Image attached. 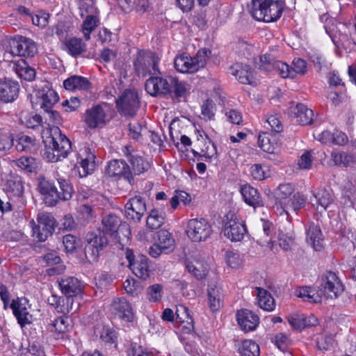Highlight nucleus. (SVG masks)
Instances as JSON below:
<instances>
[{"label":"nucleus","mask_w":356,"mask_h":356,"mask_svg":"<svg viewBox=\"0 0 356 356\" xmlns=\"http://www.w3.org/2000/svg\"><path fill=\"white\" fill-rule=\"evenodd\" d=\"M290 111L294 114L297 123L300 125H309L313 122V111L303 104L299 103L295 106H291Z\"/></svg>","instance_id":"31"},{"label":"nucleus","mask_w":356,"mask_h":356,"mask_svg":"<svg viewBox=\"0 0 356 356\" xmlns=\"http://www.w3.org/2000/svg\"><path fill=\"white\" fill-rule=\"evenodd\" d=\"M319 291L327 298H337L344 290L343 285L337 273L327 270L319 280Z\"/></svg>","instance_id":"5"},{"label":"nucleus","mask_w":356,"mask_h":356,"mask_svg":"<svg viewBox=\"0 0 356 356\" xmlns=\"http://www.w3.org/2000/svg\"><path fill=\"white\" fill-rule=\"evenodd\" d=\"M116 105L119 111L124 116H134L139 107L137 93L134 90H126L117 99Z\"/></svg>","instance_id":"12"},{"label":"nucleus","mask_w":356,"mask_h":356,"mask_svg":"<svg viewBox=\"0 0 356 356\" xmlns=\"http://www.w3.org/2000/svg\"><path fill=\"white\" fill-rule=\"evenodd\" d=\"M13 314L22 327L29 325L32 322V315L29 314L26 307H21L18 302L13 300L10 305Z\"/></svg>","instance_id":"42"},{"label":"nucleus","mask_w":356,"mask_h":356,"mask_svg":"<svg viewBox=\"0 0 356 356\" xmlns=\"http://www.w3.org/2000/svg\"><path fill=\"white\" fill-rule=\"evenodd\" d=\"M19 120L21 123L30 129H36L41 126L42 118L40 115L22 113Z\"/></svg>","instance_id":"54"},{"label":"nucleus","mask_w":356,"mask_h":356,"mask_svg":"<svg viewBox=\"0 0 356 356\" xmlns=\"http://www.w3.org/2000/svg\"><path fill=\"white\" fill-rule=\"evenodd\" d=\"M63 44L64 50L75 58L86 51V44L81 38H70L66 40Z\"/></svg>","instance_id":"39"},{"label":"nucleus","mask_w":356,"mask_h":356,"mask_svg":"<svg viewBox=\"0 0 356 356\" xmlns=\"http://www.w3.org/2000/svg\"><path fill=\"white\" fill-rule=\"evenodd\" d=\"M306 204V198L299 193H295L280 206L283 211L289 216L290 211L297 213Z\"/></svg>","instance_id":"36"},{"label":"nucleus","mask_w":356,"mask_h":356,"mask_svg":"<svg viewBox=\"0 0 356 356\" xmlns=\"http://www.w3.org/2000/svg\"><path fill=\"white\" fill-rule=\"evenodd\" d=\"M83 120L91 129L102 128L106 123V115L102 106L97 104L86 111Z\"/></svg>","instance_id":"17"},{"label":"nucleus","mask_w":356,"mask_h":356,"mask_svg":"<svg viewBox=\"0 0 356 356\" xmlns=\"http://www.w3.org/2000/svg\"><path fill=\"white\" fill-rule=\"evenodd\" d=\"M69 326L68 318L63 316L47 321L46 328L54 337L58 338L68 331Z\"/></svg>","instance_id":"33"},{"label":"nucleus","mask_w":356,"mask_h":356,"mask_svg":"<svg viewBox=\"0 0 356 356\" xmlns=\"http://www.w3.org/2000/svg\"><path fill=\"white\" fill-rule=\"evenodd\" d=\"M297 297L302 298L304 301L309 302H318L320 297L314 289L309 286H302L297 289L295 291Z\"/></svg>","instance_id":"53"},{"label":"nucleus","mask_w":356,"mask_h":356,"mask_svg":"<svg viewBox=\"0 0 356 356\" xmlns=\"http://www.w3.org/2000/svg\"><path fill=\"white\" fill-rule=\"evenodd\" d=\"M123 286L126 292L132 296L138 295L143 291L141 284L134 278L127 279L123 283Z\"/></svg>","instance_id":"59"},{"label":"nucleus","mask_w":356,"mask_h":356,"mask_svg":"<svg viewBox=\"0 0 356 356\" xmlns=\"http://www.w3.org/2000/svg\"><path fill=\"white\" fill-rule=\"evenodd\" d=\"M3 190L10 199L21 198L24 191L22 177L18 175H10L3 185Z\"/></svg>","instance_id":"26"},{"label":"nucleus","mask_w":356,"mask_h":356,"mask_svg":"<svg viewBox=\"0 0 356 356\" xmlns=\"http://www.w3.org/2000/svg\"><path fill=\"white\" fill-rule=\"evenodd\" d=\"M227 264L232 268H238L243 264V257L236 252L227 251L226 252Z\"/></svg>","instance_id":"64"},{"label":"nucleus","mask_w":356,"mask_h":356,"mask_svg":"<svg viewBox=\"0 0 356 356\" xmlns=\"http://www.w3.org/2000/svg\"><path fill=\"white\" fill-rule=\"evenodd\" d=\"M19 85L17 81L6 80L0 83V100L6 103L15 100L19 94Z\"/></svg>","instance_id":"28"},{"label":"nucleus","mask_w":356,"mask_h":356,"mask_svg":"<svg viewBox=\"0 0 356 356\" xmlns=\"http://www.w3.org/2000/svg\"><path fill=\"white\" fill-rule=\"evenodd\" d=\"M58 99V93L52 88L45 86L36 91L35 95L31 96V101L34 108L38 109L39 107L44 111H51Z\"/></svg>","instance_id":"9"},{"label":"nucleus","mask_w":356,"mask_h":356,"mask_svg":"<svg viewBox=\"0 0 356 356\" xmlns=\"http://www.w3.org/2000/svg\"><path fill=\"white\" fill-rule=\"evenodd\" d=\"M49 13L42 10H38L35 13V14L32 15L31 18L32 20V23L34 25L38 26L41 29H43L45 28L49 24Z\"/></svg>","instance_id":"61"},{"label":"nucleus","mask_w":356,"mask_h":356,"mask_svg":"<svg viewBox=\"0 0 356 356\" xmlns=\"http://www.w3.org/2000/svg\"><path fill=\"white\" fill-rule=\"evenodd\" d=\"M88 79L81 76L74 75L63 81V86L67 90H88L90 88Z\"/></svg>","instance_id":"37"},{"label":"nucleus","mask_w":356,"mask_h":356,"mask_svg":"<svg viewBox=\"0 0 356 356\" xmlns=\"http://www.w3.org/2000/svg\"><path fill=\"white\" fill-rule=\"evenodd\" d=\"M257 301L259 306L264 310L271 312L275 307L274 298L271 294L266 290L261 288H257Z\"/></svg>","instance_id":"43"},{"label":"nucleus","mask_w":356,"mask_h":356,"mask_svg":"<svg viewBox=\"0 0 356 356\" xmlns=\"http://www.w3.org/2000/svg\"><path fill=\"white\" fill-rule=\"evenodd\" d=\"M81 161L77 167L80 177H86L93 172L95 169V155L88 146L82 147L79 152Z\"/></svg>","instance_id":"18"},{"label":"nucleus","mask_w":356,"mask_h":356,"mask_svg":"<svg viewBox=\"0 0 356 356\" xmlns=\"http://www.w3.org/2000/svg\"><path fill=\"white\" fill-rule=\"evenodd\" d=\"M186 234L193 242H200L209 238L212 232L211 225L204 218H193L188 220Z\"/></svg>","instance_id":"7"},{"label":"nucleus","mask_w":356,"mask_h":356,"mask_svg":"<svg viewBox=\"0 0 356 356\" xmlns=\"http://www.w3.org/2000/svg\"><path fill=\"white\" fill-rule=\"evenodd\" d=\"M175 321L178 323H187L188 325L193 324V320L191 311L186 306L179 305L177 307L175 312Z\"/></svg>","instance_id":"56"},{"label":"nucleus","mask_w":356,"mask_h":356,"mask_svg":"<svg viewBox=\"0 0 356 356\" xmlns=\"http://www.w3.org/2000/svg\"><path fill=\"white\" fill-rule=\"evenodd\" d=\"M229 72L243 84H252L254 79V71L248 65L236 63L232 65Z\"/></svg>","instance_id":"25"},{"label":"nucleus","mask_w":356,"mask_h":356,"mask_svg":"<svg viewBox=\"0 0 356 356\" xmlns=\"http://www.w3.org/2000/svg\"><path fill=\"white\" fill-rule=\"evenodd\" d=\"M343 204L347 207L356 206V181L353 179H348L343 189Z\"/></svg>","instance_id":"40"},{"label":"nucleus","mask_w":356,"mask_h":356,"mask_svg":"<svg viewBox=\"0 0 356 356\" xmlns=\"http://www.w3.org/2000/svg\"><path fill=\"white\" fill-rule=\"evenodd\" d=\"M193 154L198 161L211 162L217 156V147L213 143L209 142L205 149H202L201 153L193 151Z\"/></svg>","instance_id":"52"},{"label":"nucleus","mask_w":356,"mask_h":356,"mask_svg":"<svg viewBox=\"0 0 356 356\" xmlns=\"http://www.w3.org/2000/svg\"><path fill=\"white\" fill-rule=\"evenodd\" d=\"M59 288L67 297H72L80 294L83 285L79 280L71 276H63L58 280Z\"/></svg>","instance_id":"21"},{"label":"nucleus","mask_w":356,"mask_h":356,"mask_svg":"<svg viewBox=\"0 0 356 356\" xmlns=\"http://www.w3.org/2000/svg\"><path fill=\"white\" fill-rule=\"evenodd\" d=\"M222 232L225 236L232 241L236 242L243 238L247 229L243 221L235 213L230 212L226 215V222Z\"/></svg>","instance_id":"10"},{"label":"nucleus","mask_w":356,"mask_h":356,"mask_svg":"<svg viewBox=\"0 0 356 356\" xmlns=\"http://www.w3.org/2000/svg\"><path fill=\"white\" fill-rule=\"evenodd\" d=\"M236 318L238 325L245 332L254 330L259 323V318L254 312L249 309L238 311Z\"/></svg>","instance_id":"23"},{"label":"nucleus","mask_w":356,"mask_h":356,"mask_svg":"<svg viewBox=\"0 0 356 356\" xmlns=\"http://www.w3.org/2000/svg\"><path fill=\"white\" fill-rule=\"evenodd\" d=\"M57 182L60 188V191H58V201L59 200H70L74 192L73 186L70 181L62 177H58L57 178Z\"/></svg>","instance_id":"49"},{"label":"nucleus","mask_w":356,"mask_h":356,"mask_svg":"<svg viewBox=\"0 0 356 356\" xmlns=\"http://www.w3.org/2000/svg\"><path fill=\"white\" fill-rule=\"evenodd\" d=\"M186 268L189 273L193 274L198 280L204 278L207 275V268L197 261L188 262L186 264Z\"/></svg>","instance_id":"57"},{"label":"nucleus","mask_w":356,"mask_h":356,"mask_svg":"<svg viewBox=\"0 0 356 356\" xmlns=\"http://www.w3.org/2000/svg\"><path fill=\"white\" fill-rule=\"evenodd\" d=\"M241 193L245 202L253 207H261L262 198L257 189L250 185H244L241 188Z\"/></svg>","instance_id":"35"},{"label":"nucleus","mask_w":356,"mask_h":356,"mask_svg":"<svg viewBox=\"0 0 356 356\" xmlns=\"http://www.w3.org/2000/svg\"><path fill=\"white\" fill-rule=\"evenodd\" d=\"M287 321L292 328L296 330L314 327L318 323V321L314 315L311 314L307 316L304 314L298 312L289 314Z\"/></svg>","instance_id":"22"},{"label":"nucleus","mask_w":356,"mask_h":356,"mask_svg":"<svg viewBox=\"0 0 356 356\" xmlns=\"http://www.w3.org/2000/svg\"><path fill=\"white\" fill-rule=\"evenodd\" d=\"M17 165L20 168L26 170L29 172H36L38 168V163L35 159L29 156H22L17 161Z\"/></svg>","instance_id":"58"},{"label":"nucleus","mask_w":356,"mask_h":356,"mask_svg":"<svg viewBox=\"0 0 356 356\" xmlns=\"http://www.w3.org/2000/svg\"><path fill=\"white\" fill-rule=\"evenodd\" d=\"M35 138L25 134H19L16 138L15 147L18 152H30L35 146Z\"/></svg>","instance_id":"46"},{"label":"nucleus","mask_w":356,"mask_h":356,"mask_svg":"<svg viewBox=\"0 0 356 356\" xmlns=\"http://www.w3.org/2000/svg\"><path fill=\"white\" fill-rule=\"evenodd\" d=\"M39 191L41 194L44 195L46 204L54 206L58 202V189L54 184L44 178L40 179Z\"/></svg>","instance_id":"29"},{"label":"nucleus","mask_w":356,"mask_h":356,"mask_svg":"<svg viewBox=\"0 0 356 356\" xmlns=\"http://www.w3.org/2000/svg\"><path fill=\"white\" fill-rule=\"evenodd\" d=\"M124 210L127 219L139 222L146 211L145 200L140 195H136L128 200Z\"/></svg>","instance_id":"15"},{"label":"nucleus","mask_w":356,"mask_h":356,"mask_svg":"<svg viewBox=\"0 0 356 356\" xmlns=\"http://www.w3.org/2000/svg\"><path fill=\"white\" fill-rule=\"evenodd\" d=\"M102 224L106 235L117 236L118 232L124 229L127 236L130 234L128 225L122 222L120 217L115 214H109L103 218Z\"/></svg>","instance_id":"19"},{"label":"nucleus","mask_w":356,"mask_h":356,"mask_svg":"<svg viewBox=\"0 0 356 356\" xmlns=\"http://www.w3.org/2000/svg\"><path fill=\"white\" fill-rule=\"evenodd\" d=\"M294 188L291 184H282L277 187L275 191L277 205L281 206L284 202H286L293 193Z\"/></svg>","instance_id":"50"},{"label":"nucleus","mask_w":356,"mask_h":356,"mask_svg":"<svg viewBox=\"0 0 356 356\" xmlns=\"http://www.w3.org/2000/svg\"><path fill=\"white\" fill-rule=\"evenodd\" d=\"M43 142L44 149L42 156L48 162L56 163L63 160L72 149L70 140L58 127L51 129L50 136Z\"/></svg>","instance_id":"1"},{"label":"nucleus","mask_w":356,"mask_h":356,"mask_svg":"<svg viewBox=\"0 0 356 356\" xmlns=\"http://www.w3.org/2000/svg\"><path fill=\"white\" fill-rule=\"evenodd\" d=\"M165 213L157 209H152L147 218V226L151 229L160 228L165 222Z\"/></svg>","instance_id":"45"},{"label":"nucleus","mask_w":356,"mask_h":356,"mask_svg":"<svg viewBox=\"0 0 356 356\" xmlns=\"http://www.w3.org/2000/svg\"><path fill=\"white\" fill-rule=\"evenodd\" d=\"M160 58L154 52L138 50L133 62L134 70L138 76L161 74L159 69Z\"/></svg>","instance_id":"4"},{"label":"nucleus","mask_w":356,"mask_h":356,"mask_svg":"<svg viewBox=\"0 0 356 356\" xmlns=\"http://www.w3.org/2000/svg\"><path fill=\"white\" fill-rule=\"evenodd\" d=\"M258 145L259 147L268 154H273L275 152V147L274 144L270 142L268 134L262 133L258 136Z\"/></svg>","instance_id":"63"},{"label":"nucleus","mask_w":356,"mask_h":356,"mask_svg":"<svg viewBox=\"0 0 356 356\" xmlns=\"http://www.w3.org/2000/svg\"><path fill=\"white\" fill-rule=\"evenodd\" d=\"M10 52L19 56L33 57L38 52L37 44L30 38L19 36L11 42Z\"/></svg>","instance_id":"14"},{"label":"nucleus","mask_w":356,"mask_h":356,"mask_svg":"<svg viewBox=\"0 0 356 356\" xmlns=\"http://www.w3.org/2000/svg\"><path fill=\"white\" fill-rule=\"evenodd\" d=\"M145 90L152 96L170 94L169 77H150L146 81Z\"/></svg>","instance_id":"24"},{"label":"nucleus","mask_w":356,"mask_h":356,"mask_svg":"<svg viewBox=\"0 0 356 356\" xmlns=\"http://www.w3.org/2000/svg\"><path fill=\"white\" fill-rule=\"evenodd\" d=\"M163 286L154 284L147 289V297L150 302H156L162 298Z\"/></svg>","instance_id":"62"},{"label":"nucleus","mask_w":356,"mask_h":356,"mask_svg":"<svg viewBox=\"0 0 356 356\" xmlns=\"http://www.w3.org/2000/svg\"><path fill=\"white\" fill-rule=\"evenodd\" d=\"M127 157L128 158L129 162L131 164L132 170L136 175H139L140 174L147 172L150 168L149 163L144 159L142 156L132 154L129 152V149L126 147V151L124 152Z\"/></svg>","instance_id":"38"},{"label":"nucleus","mask_w":356,"mask_h":356,"mask_svg":"<svg viewBox=\"0 0 356 356\" xmlns=\"http://www.w3.org/2000/svg\"><path fill=\"white\" fill-rule=\"evenodd\" d=\"M170 94L174 93L176 97L185 96L188 88L184 81H180L176 77L169 76Z\"/></svg>","instance_id":"51"},{"label":"nucleus","mask_w":356,"mask_h":356,"mask_svg":"<svg viewBox=\"0 0 356 356\" xmlns=\"http://www.w3.org/2000/svg\"><path fill=\"white\" fill-rule=\"evenodd\" d=\"M86 255L92 260H96L99 257L100 252L108 245L107 235L104 233V230L101 229L89 232L86 234Z\"/></svg>","instance_id":"6"},{"label":"nucleus","mask_w":356,"mask_h":356,"mask_svg":"<svg viewBox=\"0 0 356 356\" xmlns=\"http://www.w3.org/2000/svg\"><path fill=\"white\" fill-rule=\"evenodd\" d=\"M86 19L83 20L81 26V31L86 41L90 39L91 33L98 26L99 19L97 15H85Z\"/></svg>","instance_id":"44"},{"label":"nucleus","mask_w":356,"mask_h":356,"mask_svg":"<svg viewBox=\"0 0 356 356\" xmlns=\"http://www.w3.org/2000/svg\"><path fill=\"white\" fill-rule=\"evenodd\" d=\"M125 257L129 261V267L136 276L144 280L149 277V259L146 256L141 254L135 258L133 251L127 249Z\"/></svg>","instance_id":"11"},{"label":"nucleus","mask_w":356,"mask_h":356,"mask_svg":"<svg viewBox=\"0 0 356 356\" xmlns=\"http://www.w3.org/2000/svg\"><path fill=\"white\" fill-rule=\"evenodd\" d=\"M251 15L257 21L275 22L280 18L283 11L282 1L252 0Z\"/></svg>","instance_id":"2"},{"label":"nucleus","mask_w":356,"mask_h":356,"mask_svg":"<svg viewBox=\"0 0 356 356\" xmlns=\"http://www.w3.org/2000/svg\"><path fill=\"white\" fill-rule=\"evenodd\" d=\"M210 55L211 51L207 49L199 50L194 57L183 54L175 58V67L181 73H194L204 67Z\"/></svg>","instance_id":"3"},{"label":"nucleus","mask_w":356,"mask_h":356,"mask_svg":"<svg viewBox=\"0 0 356 356\" xmlns=\"http://www.w3.org/2000/svg\"><path fill=\"white\" fill-rule=\"evenodd\" d=\"M306 241L316 251L323 248V238L320 227L314 222L309 224L307 229Z\"/></svg>","instance_id":"32"},{"label":"nucleus","mask_w":356,"mask_h":356,"mask_svg":"<svg viewBox=\"0 0 356 356\" xmlns=\"http://www.w3.org/2000/svg\"><path fill=\"white\" fill-rule=\"evenodd\" d=\"M112 308L114 314L126 322H131L134 318L131 304L123 298L113 300Z\"/></svg>","instance_id":"27"},{"label":"nucleus","mask_w":356,"mask_h":356,"mask_svg":"<svg viewBox=\"0 0 356 356\" xmlns=\"http://www.w3.org/2000/svg\"><path fill=\"white\" fill-rule=\"evenodd\" d=\"M331 159L335 165H343L346 168H356V156L343 152L333 151Z\"/></svg>","instance_id":"41"},{"label":"nucleus","mask_w":356,"mask_h":356,"mask_svg":"<svg viewBox=\"0 0 356 356\" xmlns=\"http://www.w3.org/2000/svg\"><path fill=\"white\" fill-rule=\"evenodd\" d=\"M250 174L257 180L265 179L271 175L269 166L265 164H254L250 168Z\"/></svg>","instance_id":"55"},{"label":"nucleus","mask_w":356,"mask_h":356,"mask_svg":"<svg viewBox=\"0 0 356 356\" xmlns=\"http://www.w3.org/2000/svg\"><path fill=\"white\" fill-rule=\"evenodd\" d=\"M105 172L110 177L123 178L131 186L134 184V179L130 167L123 160L115 159L111 161L106 168Z\"/></svg>","instance_id":"13"},{"label":"nucleus","mask_w":356,"mask_h":356,"mask_svg":"<svg viewBox=\"0 0 356 356\" xmlns=\"http://www.w3.org/2000/svg\"><path fill=\"white\" fill-rule=\"evenodd\" d=\"M13 70L18 77L25 81H33L36 75L35 70L29 66L24 59H20L13 63Z\"/></svg>","instance_id":"34"},{"label":"nucleus","mask_w":356,"mask_h":356,"mask_svg":"<svg viewBox=\"0 0 356 356\" xmlns=\"http://www.w3.org/2000/svg\"><path fill=\"white\" fill-rule=\"evenodd\" d=\"M95 0H86L79 1V9L80 12V16L83 17L88 15H97V9L95 6Z\"/></svg>","instance_id":"60"},{"label":"nucleus","mask_w":356,"mask_h":356,"mask_svg":"<svg viewBox=\"0 0 356 356\" xmlns=\"http://www.w3.org/2000/svg\"><path fill=\"white\" fill-rule=\"evenodd\" d=\"M287 69L284 70L286 74V76L282 78H294L297 74H304L307 72V63L305 60L301 58H295L293 61V67L286 64Z\"/></svg>","instance_id":"48"},{"label":"nucleus","mask_w":356,"mask_h":356,"mask_svg":"<svg viewBox=\"0 0 356 356\" xmlns=\"http://www.w3.org/2000/svg\"><path fill=\"white\" fill-rule=\"evenodd\" d=\"M225 292L218 283L209 284L207 289L208 305L211 312L218 311L224 305Z\"/></svg>","instance_id":"20"},{"label":"nucleus","mask_w":356,"mask_h":356,"mask_svg":"<svg viewBox=\"0 0 356 356\" xmlns=\"http://www.w3.org/2000/svg\"><path fill=\"white\" fill-rule=\"evenodd\" d=\"M334 200L333 193L325 188L319 189L310 199L312 204L316 206L317 210L321 208L322 211H325L330 204L334 203Z\"/></svg>","instance_id":"30"},{"label":"nucleus","mask_w":356,"mask_h":356,"mask_svg":"<svg viewBox=\"0 0 356 356\" xmlns=\"http://www.w3.org/2000/svg\"><path fill=\"white\" fill-rule=\"evenodd\" d=\"M37 221L38 225L33 227V236L38 241H45L55 231L56 220L49 213H40L38 215Z\"/></svg>","instance_id":"8"},{"label":"nucleus","mask_w":356,"mask_h":356,"mask_svg":"<svg viewBox=\"0 0 356 356\" xmlns=\"http://www.w3.org/2000/svg\"><path fill=\"white\" fill-rule=\"evenodd\" d=\"M256 63L259 70L278 72L281 77L286 76L289 74L284 70V69L286 70L287 69L286 63L277 60L275 56L271 53H266L261 55L259 57V62Z\"/></svg>","instance_id":"16"},{"label":"nucleus","mask_w":356,"mask_h":356,"mask_svg":"<svg viewBox=\"0 0 356 356\" xmlns=\"http://www.w3.org/2000/svg\"><path fill=\"white\" fill-rule=\"evenodd\" d=\"M158 244L161 246L165 254L173 250L175 246V240L172 234L167 230H160L157 233Z\"/></svg>","instance_id":"47"}]
</instances>
